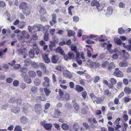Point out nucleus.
Instances as JSON below:
<instances>
[{"label":"nucleus","mask_w":131,"mask_h":131,"mask_svg":"<svg viewBox=\"0 0 131 131\" xmlns=\"http://www.w3.org/2000/svg\"><path fill=\"white\" fill-rule=\"evenodd\" d=\"M59 59V58L58 56L56 55H54L52 57L51 59V61L52 63H56L57 62Z\"/></svg>","instance_id":"17"},{"label":"nucleus","mask_w":131,"mask_h":131,"mask_svg":"<svg viewBox=\"0 0 131 131\" xmlns=\"http://www.w3.org/2000/svg\"><path fill=\"white\" fill-rule=\"evenodd\" d=\"M38 89L37 87L35 86H32L30 89V93L32 96H34L36 94L37 92Z\"/></svg>","instance_id":"10"},{"label":"nucleus","mask_w":131,"mask_h":131,"mask_svg":"<svg viewBox=\"0 0 131 131\" xmlns=\"http://www.w3.org/2000/svg\"><path fill=\"white\" fill-rule=\"evenodd\" d=\"M74 55L73 52H68V55H64V58L65 60L66 61H68L69 60L71 59L74 58Z\"/></svg>","instance_id":"8"},{"label":"nucleus","mask_w":131,"mask_h":131,"mask_svg":"<svg viewBox=\"0 0 131 131\" xmlns=\"http://www.w3.org/2000/svg\"><path fill=\"white\" fill-rule=\"evenodd\" d=\"M11 111L12 112L15 114H17L20 112V108L18 107H14L11 110Z\"/></svg>","instance_id":"15"},{"label":"nucleus","mask_w":131,"mask_h":131,"mask_svg":"<svg viewBox=\"0 0 131 131\" xmlns=\"http://www.w3.org/2000/svg\"><path fill=\"white\" fill-rule=\"evenodd\" d=\"M124 91L126 94H130L131 93V89L129 87L125 88Z\"/></svg>","instance_id":"19"},{"label":"nucleus","mask_w":131,"mask_h":131,"mask_svg":"<svg viewBox=\"0 0 131 131\" xmlns=\"http://www.w3.org/2000/svg\"><path fill=\"white\" fill-rule=\"evenodd\" d=\"M31 64L32 67L35 68H38L39 67V64L38 65L37 63L35 62H33Z\"/></svg>","instance_id":"48"},{"label":"nucleus","mask_w":131,"mask_h":131,"mask_svg":"<svg viewBox=\"0 0 131 131\" xmlns=\"http://www.w3.org/2000/svg\"><path fill=\"white\" fill-rule=\"evenodd\" d=\"M13 79L12 78H8L6 80V82L9 83H12L13 81Z\"/></svg>","instance_id":"62"},{"label":"nucleus","mask_w":131,"mask_h":131,"mask_svg":"<svg viewBox=\"0 0 131 131\" xmlns=\"http://www.w3.org/2000/svg\"><path fill=\"white\" fill-rule=\"evenodd\" d=\"M28 73L29 77L32 78L34 77L36 75V73L33 71H29L28 72Z\"/></svg>","instance_id":"23"},{"label":"nucleus","mask_w":131,"mask_h":131,"mask_svg":"<svg viewBox=\"0 0 131 131\" xmlns=\"http://www.w3.org/2000/svg\"><path fill=\"white\" fill-rule=\"evenodd\" d=\"M25 63L26 66H27L30 64V59H26L25 61Z\"/></svg>","instance_id":"54"},{"label":"nucleus","mask_w":131,"mask_h":131,"mask_svg":"<svg viewBox=\"0 0 131 131\" xmlns=\"http://www.w3.org/2000/svg\"><path fill=\"white\" fill-rule=\"evenodd\" d=\"M34 50H31L29 51V55L30 57L31 58H34V55L35 53L38 55L39 53V50L37 48L36 45L34 44L33 45Z\"/></svg>","instance_id":"3"},{"label":"nucleus","mask_w":131,"mask_h":131,"mask_svg":"<svg viewBox=\"0 0 131 131\" xmlns=\"http://www.w3.org/2000/svg\"><path fill=\"white\" fill-rule=\"evenodd\" d=\"M27 71V69L26 67H23L21 68L20 72L22 74L25 73Z\"/></svg>","instance_id":"32"},{"label":"nucleus","mask_w":131,"mask_h":131,"mask_svg":"<svg viewBox=\"0 0 131 131\" xmlns=\"http://www.w3.org/2000/svg\"><path fill=\"white\" fill-rule=\"evenodd\" d=\"M104 95H106L107 96H110L111 95V93L109 92L108 90L106 89L105 90L104 92Z\"/></svg>","instance_id":"37"},{"label":"nucleus","mask_w":131,"mask_h":131,"mask_svg":"<svg viewBox=\"0 0 131 131\" xmlns=\"http://www.w3.org/2000/svg\"><path fill=\"white\" fill-rule=\"evenodd\" d=\"M26 25L25 22H21L19 24V26L20 28H23Z\"/></svg>","instance_id":"49"},{"label":"nucleus","mask_w":131,"mask_h":131,"mask_svg":"<svg viewBox=\"0 0 131 131\" xmlns=\"http://www.w3.org/2000/svg\"><path fill=\"white\" fill-rule=\"evenodd\" d=\"M46 10L44 8L42 7H40L39 12L41 14L43 15L46 13Z\"/></svg>","instance_id":"42"},{"label":"nucleus","mask_w":131,"mask_h":131,"mask_svg":"<svg viewBox=\"0 0 131 131\" xmlns=\"http://www.w3.org/2000/svg\"><path fill=\"white\" fill-rule=\"evenodd\" d=\"M35 84L37 86L39 85L41 83V81L40 79L38 78L35 79L34 81Z\"/></svg>","instance_id":"29"},{"label":"nucleus","mask_w":131,"mask_h":131,"mask_svg":"<svg viewBox=\"0 0 131 131\" xmlns=\"http://www.w3.org/2000/svg\"><path fill=\"white\" fill-rule=\"evenodd\" d=\"M73 107L76 111H78L79 108L78 105L76 103H75L73 104Z\"/></svg>","instance_id":"53"},{"label":"nucleus","mask_w":131,"mask_h":131,"mask_svg":"<svg viewBox=\"0 0 131 131\" xmlns=\"http://www.w3.org/2000/svg\"><path fill=\"white\" fill-rule=\"evenodd\" d=\"M35 110L37 114H40L42 111L41 105L39 104L36 105L35 106Z\"/></svg>","instance_id":"6"},{"label":"nucleus","mask_w":131,"mask_h":131,"mask_svg":"<svg viewBox=\"0 0 131 131\" xmlns=\"http://www.w3.org/2000/svg\"><path fill=\"white\" fill-rule=\"evenodd\" d=\"M65 106L68 109H71L72 108V105L69 103H67L65 104Z\"/></svg>","instance_id":"60"},{"label":"nucleus","mask_w":131,"mask_h":131,"mask_svg":"<svg viewBox=\"0 0 131 131\" xmlns=\"http://www.w3.org/2000/svg\"><path fill=\"white\" fill-rule=\"evenodd\" d=\"M58 92L60 100H61V99L63 98V96L64 94L63 92L61 89H59V90Z\"/></svg>","instance_id":"34"},{"label":"nucleus","mask_w":131,"mask_h":131,"mask_svg":"<svg viewBox=\"0 0 131 131\" xmlns=\"http://www.w3.org/2000/svg\"><path fill=\"white\" fill-rule=\"evenodd\" d=\"M13 84L14 86L17 87L18 85L19 82L18 80H15L13 82Z\"/></svg>","instance_id":"56"},{"label":"nucleus","mask_w":131,"mask_h":131,"mask_svg":"<svg viewBox=\"0 0 131 131\" xmlns=\"http://www.w3.org/2000/svg\"><path fill=\"white\" fill-rule=\"evenodd\" d=\"M71 48L72 50L76 54L75 58L77 60L78 59L80 56V53L77 51L76 46L74 45H72L71 46Z\"/></svg>","instance_id":"9"},{"label":"nucleus","mask_w":131,"mask_h":131,"mask_svg":"<svg viewBox=\"0 0 131 131\" xmlns=\"http://www.w3.org/2000/svg\"><path fill=\"white\" fill-rule=\"evenodd\" d=\"M74 8V7L72 6H70L68 8V13H69L71 15H72L71 12V9Z\"/></svg>","instance_id":"57"},{"label":"nucleus","mask_w":131,"mask_h":131,"mask_svg":"<svg viewBox=\"0 0 131 131\" xmlns=\"http://www.w3.org/2000/svg\"><path fill=\"white\" fill-rule=\"evenodd\" d=\"M55 44L54 42H52V41L51 42V44L50 45L49 48L51 50H53V48L55 46Z\"/></svg>","instance_id":"55"},{"label":"nucleus","mask_w":131,"mask_h":131,"mask_svg":"<svg viewBox=\"0 0 131 131\" xmlns=\"http://www.w3.org/2000/svg\"><path fill=\"white\" fill-rule=\"evenodd\" d=\"M56 69L60 71H62L64 70L63 68L61 66H58L56 68Z\"/></svg>","instance_id":"51"},{"label":"nucleus","mask_w":131,"mask_h":131,"mask_svg":"<svg viewBox=\"0 0 131 131\" xmlns=\"http://www.w3.org/2000/svg\"><path fill=\"white\" fill-rule=\"evenodd\" d=\"M91 6H96V7L100 5V4L99 2L95 0H93L91 3Z\"/></svg>","instance_id":"22"},{"label":"nucleus","mask_w":131,"mask_h":131,"mask_svg":"<svg viewBox=\"0 0 131 131\" xmlns=\"http://www.w3.org/2000/svg\"><path fill=\"white\" fill-rule=\"evenodd\" d=\"M119 65L121 67H125L127 66V64L125 61H123L119 63Z\"/></svg>","instance_id":"26"},{"label":"nucleus","mask_w":131,"mask_h":131,"mask_svg":"<svg viewBox=\"0 0 131 131\" xmlns=\"http://www.w3.org/2000/svg\"><path fill=\"white\" fill-rule=\"evenodd\" d=\"M39 67L42 70L45 71L46 70V67L44 63H39Z\"/></svg>","instance_id":"31"},{"label":"nucleus","mask_w":131,"mask_h":131,"mask_svg":"<svg viewBox=\"0 0 131 131\" xmlns=\"http://www.w3.org/2000/svg\"><path fill=\"white\" fill-rule=\"evenodd\" d=\"M43 26L41 24H36L32 26H28V29L29 32H31L33 30L35 31H39L41 29L43 28Z\"/></svg>","instance_id":"2"},{"label":"nucleus","mask_w":131,"mask_h":131,"mask_svg":"<svg viewBox=\"0 0 131 131\" xmlns=\"http://www.w3.org/2000/svg\"><path fill=\"white\" fill-rule=\"evenodd\" d=\"M104 5L103 4H100L99 6L97 7V8L99 11H101L103 9Z\"/></svg>","instance_id":"38"},{"label":"nucleus","mask_w":131,"mask_h":131,"mask_svg":"<svg viewBox=\"0 0 131 131\" xmlns=\"http://www.w3.org/2000/svg\"><path fill=\"white\" fill-rule=\"evenodd\" d=\"M22 34L24 38L26 39H28L29 38V36L28 32L23 30L22 32Z\"/></svg>","instance_id":"18"},{"label":"nucleus","mask_w":131,"mask_h":131,"mask_svg":"<svg viewBox=\"0 0 131 131\" xmlns=\"http://www.w3.org/2000/svg\"><path fill=\"white\" fill-rule=\"evenodd\" d=\"M49 34L48 33H45L44 37V39L45 41H48V40Z\"/></svg>","instance_id":"64"},{"label":"nucleus","mask_w":131,"mask_h":131,"mask_svg":"<svg viewBox=\"0 0 131 131\" xmlns=\"http://www.w3.org/2000/svg\"><path fill=\"white\" fill-rule=\"evenodd\" d=\"M110 81L111 83L113 84H115L117 82L116 80L114 78H111Z\"/></svg>","instance_id":"47"},{"label":"nucleus","mask_w":131,"mask_h":131,"mask_svg":"<svg viewBox=\"0 0 131 131\" xmlns=\"http://www.w3.org/2000/svg\"><path fill=\"white\" fill-rule=\"evenodd\" d=\"M122 82H119L117 84V88L118 89H120L122 86Z\"/></svg>","instance_id":"63"},{"label":"nucleus","mask_w":131,"mask_h":131,"mask_svg":"<svg viewBox=\"0 0 131 131\" xmlns=\"http://www.w3.org/2000/svg\"><path fill=\"white\" fill-rule=\"evenodd\" d=\"M89 109V107L86 105L85 106V108H83V110H82V114H85L87 113V112Z\"/></svg>","instance_id":"44"},{"label":"nucleus","mask_w":131,"mask_h":131,"mask_svg":"<svg viewBox=\"0 0 131 131\" xmlns=\"http://www.w3.org/2000/svg\"><path fill=\"white\" fill-rule=\"evenodd\" d=\"M19 8L23 9V12L27 16L29 15L30 13V11L28 8L27 4L26 3H21L19 5Z\"/></svg>","instance_id":"1"},{"label":"nucleus","mask_w":131,"mask_h":131,"mask_svg":"<svg viewBox=\"0 0 131 131\" xmlns=\"http://www.w3.org/2000/svg\"><path fill=\"white\" fill-rule=\"evenodd\" d=\"M114 41H115L117 45H121L122 43V41L120 39L118 38H116L114 39Z\"/></svg>","instance_id":"43"},{"label":"nucleus","mask_w":131,"mask_h":131,"mask_svg":"<svg viewBox=\"0 0 131 131\" xmlns=\"http://www.w3.org/2000/svg\"><path fill=\"white\" fill-rule=\"evenodd\" d=\"M62 112L58 110H55L53 114V117L59 118L61 115Z\"/></svg>","instance_id":"11"},{"label":"nucleus","mask_w":131,"mask_h":131,"mask_svg":"<svg viewBox=\"0 0 131 131\" xmlns=\"http://www.w3.org/2000/svg\"><path fill=\"white\" fill-rule=\"evenodd\" d=\"M13 131H22L21 127L20 126H17Z\"/></svg>","instance_id":"41"},{"label":"nucleus","mask_w":131,"mask_h":131,"mask_svg":"<svg viewBox=\"0 0 131 131\" xmlns=\"http://www.w3.org/2000/svg\"><path fill=\"white\" fill-rule=\"evenodd\" d=\"M86 62L91 67L97 68L100 67V64L98 62H93L89 60H87Z\"/></svg>","instance_id":"5"},{"label":"nucleus","mask_w":131,"mask_h":131,"mask_svg":"<svg viewBox=\"0 0 131 131\" xmlns=\"http://www.w3.org/2000/svg\"><path fill=\"white\" fill-rule=\"evenodd\" d=\"M113 12V9L110 6L108 7L107 9V11L106 15H111Z\"/></svg>","instance_id":"21"},{"label":"nucleus","mask_w":131,"mask_h":131,"mask_svg":"<svg viewBox=\"0 0 131 131\" xmlns=\"http://www.w3.org/2000/svg\"><path fill=\"white\" fill-rule=\"evenodd\" d=\"M113 74L115 76L117 77H122L123 76V74L122 72L121 71L118 72L114 71Z\"/></svg>","instance_id":"13"},{"label":"nucleus","mask_w":131,"mask_h":131,"mask_svg":"<svg viewBox=\"0 0 131 131\" xmlns=\"http://www.w3.org/2000/svg\"><path fill=\"white\" fill-rule=\"evenodd\" d=\"M24 81L28 84H30L31 83V81L30 78L27 75H24Z\"/></svg>","instance_id":"14"},{"label":"nucleus","mask_w":131,"mask_h":131,"mask_svg":"<svg viewBox=\"0 0 131 131\" xmlns=\"http://www.w3.org/2000/svg\"><path fill=\"white\" fill-rule=\"evenodd\" d=\"M44 90L45 94L47 96H49V94L51 92V91L47 88H44Z\"/></svg>","instance_id":"24"},{"label":"nucleus","mask_w":131,"mask_h":131,"mask_svg":"<svg viewBox=\"0 0 131 131\" xmlns=\"http://www.w3.org/2000/svg\"><path fill=\"white\" fill-rule=\"evenodd\" d=\"M61 127L64 130H67L69 128V126L68 124L66 123H64L62 124Z\"/></svg>","instance_id":"30"},{"label":"nucleus","mask_w":131,"mask_h":131,"mask_svg":"<svg viewBox=\"0 0 131 131\" xmlns=\"http://www.w3.org/2000/svg\"><path fill=\"white\" fill-rule=\"evenodd\" d=\"M56 51L57 52L59 53L62 55H65L64 51L60 47H58L56 49Z\"/></svg>","instance_id":"20"},{"label":"nucleus","mask_w":131,"mask_h":131,"mask_svg":"<svg viewBox=\"0 0 131 131\" xmlns=\"http://www.w3.org/2000/svg\"><path fill=\"white\" fill-rule=\"evenodd\" d=\"M52 40L54 42L57 43L58 42V39L56 36H54L52 37Z\"/></svg>","instance_id":"59"},{"label":"nucleus","mask_w":131,"mask_h":131,"mask_svg":"<svg viewBox=\"0 0 131 131\" xmlns=\"http://www.w3.org/2000/svg\"><path fill=\"white\" fill-rule=\"evenodd\" d=\"M65 96V97H63V99H61L62 101L65 100L66 101H67L70 99L69 95L68 94H66Z\"/></svg>","instance_id":"40"},{"label":"nucleus","mask_w":131,"mask_h":131,"mask_svg":"<svg viewBox=\"0 0 131 131\" xmlns=\"http://www.w3.org/2000/svg\"><path fill=\"white\" fill-rule=\"evenodd\" d=\"M125 30L122 28H121L118 29V33L120 34H122L125 32Z\"/></svg>","instance_id":"46"},{"label":"nucleus","mask_w":131,"mask_h":131,"mask_svg":"<svg viewBox=\"0 0 131 131\" xmlns=\"http://www.w3.org/2000/svg\"><path fill=\"white\" fill-rule=\"evenodd\" d=\"M40 19L43 22H45L47 20V18L44 16H41Z\"/></svg>","instance_id":"52"},{"label":"nucleus","mask_w":131,"mask_h":131,"mask_svg":"<svg viewBox=\"0 0 131 131\" xmlns=\"http://www.w3.org/2000/svg\"><path fill=\"white\" fill-rule=\"evenodd\" d=\"M30 107V105L28 103H25L22 107L23 111L25 114H27Z\"/></svg>","instance_id":"7"},{"label":"nucleus","mask_w":131,"mask_h":131,"mask_svg":"<svg viewBox=\"0 0 131 131\" xmlns=\"http://www.w3.org/2000/svg\"><path fill=\"white\" fill-rule=\"evenodd\" d=\"M75 90L78 92H81L82 91V87L79 85H76Z\"/></svg>","instance_id":"36"},{"label":"nucleus","mask_w":131,"mask_h":131,"mask_svg":"<svg viewBox=\"0 0 131 131\" xmlns=\"http://www.w3.org/2000/svg\"><path fill=\"white\" fill-rule=\"evenodd\" d=\"M123 47L127 49V50L131 51V45H124Z\"/></svg>","instance_id":"50"},{"label":"nucleus","mask_w":131,"mask_h":131,"mask_svg":"<svg viewBox=\"0 0 131 131\" xmlns=\"http://www.w3.org/2000/svg\"><path fill=\"white\" fill-rule=\"evenodd\" d=\"M43 59L46 63H48L50 62V60L48 58L47 55L45 54L43 57Z\"/></svg>","instance_id":"25"},{"label":"nucleus","mask_w":131,"mask_h":131,"mask_svg":"<svg viewBox=\"0 0 131 131\" xmlns=\"http://www.w3.org/2000/svg\"><path fill=\"white\" fill-rule=\"evenodd\" d=\"M40 124L46 130H50L52 127L51 124L48 123H45L44 121H41Z\"/></svg>","instance_id":"4"},{"label":"nucleus","mask_w":131,"mask_h":131,"mask_svg":"<svg viewBox=\"0 0 131 131\" xmlns=\"http://www.w3.org/2000/svg\"><path fill=\"white\" fill-rule=\"evenodd\" d=\"M115 68V65L113 63L111 62L108 64V70L110 71H112L114 70Z\"/></svg>","instance_id":"16"},{"label":"nucleus","mask_w":131,"mask_h":131,"mask_svg":"<svg viewBox=\"0 0 131 131\" xmlns=\"http://www.w3.org/2000/svg\"><path fill=\"white\" fill-rule=\"evenodd\" d=\"M95 99H96L94 100L93 101L94 102H95L97 104H100L101 103V100L100 98L99 97H96V98Z\"/></svg>","instance_id":"45"},{"label":"nucleus","mask_w":131,"mask_h":131,"mask_svg":"<svg viewBox=\"0 0 131 131\" xmlns=\"http://www.w3.org/2000/svg\"><path fill=\"white\" fill-rule=\"evenodd\" d=\"M20 120L21 123L23 124H25L28 121L27 118L25 116H23L20 118Z\"/></svg>","instance_id":"12"},{"label":"nucleus","mask_w":131,"mask_h":131,"mask_svg":"<svg viewBox=\"0 0 131 131\" xmlns=\"http://www.w3.org/2000/svg\"><path fill=\"white\" fill-rule=\"evenodd\" d=\"M43 86L44 87V88H47L49 87L50 86L49 83L44 82L43 83Z\"/></svg>","instance_id":"39"},{"label":"nucleus","mask_w":131,"mask_h":131,"mask_svg":"<svg viewBox=\"0 0 131 131\" xmlns=\"http://www.w3.org/2000/svg\"><path fill=\"white\" fill-rule=\"evenodd\" d=\"M68 34L69 37L72 36L73 37H74L75 33L74 31L70 30L68 31Z\"/></svg>","instance_id":"27"},{"label":"nucleus","mask_w":131,"mask_h":131,"mask_svg":"<svg viewBox=\"0 0 131 131\" xmlns=\"http://www.w3.org/2000/svg\"><path fill=\"white\" fill-rule=\"evenodd\" d=\"M51 16L52 17V20L54 23H57L56 21V14L54 13L52 14H51Z\"/></svg>","instance_id":"28"},{"label":"nucleus","mask_w":131,"mask_h":131,"mask_svg":"<svg viewBox=\"0 0 131 131\" xmlns=\"http://www.w3.org/2000/svg\"><path fill=\"white\" fill-rule=\"evenodd\" d=\"M26 49L25 48L23 49H19L18 50V51L19 53L23 55L26 53L25 51Z\"/></svg>","instance_id":"35"},{"label":"nucleus","mask_w":131,"mask_h":131,"mask_svg":"<svg viewBox=\"0 0 131 131\" xmlns=\"http://www.w3.org/2000/svg\"><path fill=\"white\" fill-rule=\"evenodd\" d=\"M125 51H126L125 50H123L122 51V52L123 53H124L123 54L124 57H126L127 58L129 56V54L127 52H125Z\"/></svg>","instance_id":"58"},{"label":"nucleus","mask_w":131,"mask_h":131,"mask_svg":"<svg viewBox=\"0 0 131 131\" xmlns=\"http://www.w3.org/2000/svg\"><path fill=\"white\" fill-rule=\"evenodd\" d=\"M123 83L126 85H128V80L127 79H124L123 80Z\"/></svg>","instance_id":"61"},{"label":"nucleus","mask_w":131,"mask_h":131,"mask_svg":"<svg viewBox=\"0 0 131 131\" xmlns=\"http://www.w3.org/2000/svg\"><path fill=\"white\" fill-rule=\"evenodd\" d=\"M37 98L38 99H39L40 100L43 101H45L46 100V97L43 94H42L40 96H37Z\"/></svg>","instance_id":"33"}]
</instances>
